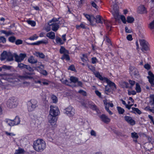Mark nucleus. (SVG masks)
<instances>
[{"label": "nucleus", "mask_w": 154, "mask_h": 154, "mask_svg": "<svg viewBox=\"0 0 154 154\" xmlns=\"http://www.w3.org/2000/svg\"><path fill=\"white\" fill-rule=\"evenodd\" d=\"M46 143L42 139H38L34 141L33 144L34 149L38 152H42L45 149Z\"/></svg>", "instance_id": "f257e3e1"}, {"label": "nucleus", "mask_w": 154, "mask_h": 154, "mask_svg": "<svg viewBox=\"0 0 154 154\" xmlns=\"http://www.w3.org/2000/svg\"><path fill=\"white\" fill-rule=\"evenodd\" d=\"M18 104L17 100L14 97H12L9 99L7 101V105L10 108H14Z\"/></svg>", "instance_id": "f03ea898"}, {"label": "nucleus", "mask_w": 154, "mask_h": 154, "mask_svg": "<svg viewBox=\"0 0 154 154\" xmlns=\"http://www.w3.org/2000/svg\"><path fill=\"white\" fill-rule=\"evenodd\" d=\"M37 101L34 99H31L28 102V111L31 112L33 111L37 106Z\"/></svg>", "instance_id": "7ed1b4c3"}, {"label": "nucleus", "mask_w": 154, "mask_h": 154, "mask_svg": "<svg viewBox=\"0 0 154 154\" xmlns=\"http://www.w3.org/2000/svg\"><path fill=\"white\" fill-rule=\"evenodd\" d=\"M81 104L83 106L85 107L90 108L93 110H95L97 112L98 110L96 105L91 101H88L86 102L85 103L82 102Z\"/></svg>", "instance_id": "20e7f679"}, {"label": "nucleus", "mask_w": 154, "mask_h": 154, "mask_svg": "<svg viewBox=\"0 0 154 154\" xmlns=\"http://www.w3.org/2000/svg\"><path fill=\"white\" fill-rule=\"evenodd\" d=\"M50 108L49 115L56 117L60 113V111L57 107L51 105Z\"/></svg>", "instance_id": "39448f33"}, {"label": "nucleus", "mask_w": 154, "mask_h": 154, "mask_svg": "<svg viewBox=\"0 0 154 154\" xmlns=\"http://www.w3.org/2000/svg\"><path fill=\"white\" fill-rule=\"evenodd\" d=\"M140 45L141 47V50L143 52L149 50L148 43L145 40L141 39L139 40Z\"/></svg>", "instance_id": "423d86ee"}, {"label": "nucleus", "mask_w": 154, "mask_h": 154, "mask_svg": "<svg viewBox=\"0 0 154 154\" xmlns=\"http://www.w3.org/2000/svg\"><path fill=\"white\" fill-rule=\"evenodd\" d=\"M70 81V83L72 82L74 84L76 83L75 85V86H80L82 87V82L79 81L78 79L76 77L71 76L69 79Z\"/></svg>", "instance_id": "0eeeda50"}, {"label": "nucleus", "mask_w": 154, "mask_h": 154, "mask_svg": "<svg viewBox=\"0 0 154 154\" xmlns=\"http://www.w3.org/2000/svg\"><path fill=\"white\" fill-rule=\"evenodd\" d=\"M130 73L131 76H134L136 77L139 76V74L137 69L135 67L130 66L129 67Z\"/></svg>", "instance_id": "6e6552de"}, {"label": "nucleus", "mask_w": 154, "mask_h": 154, "mask_svg": "<svg viewBox=\"0 0 154 154\" xmlns=\"http://www.w3.org/2000/svg\"><path fill=\"white\" fill-rule=\"evenodd\" d=\"M66 113L70 117L73 116L75 113V109L71 106H69L65 109Z\"/></svg>", "instance_id": "1a4fd4ad"}, {"label": "nucleus", "mask_w": 154, "mask_h": 154, "mask_svg": "<svg viewBox=\"0 0 154 154\" xmlns=\"http://www.w3.org/2000/svg\"><path fill=\"white\" fill-rule=\"evenodd\" d=\"M48 119L49 122L53 127H56V122L57 119L55 116L49 115L48 117Z\"/></svg>", "instance_id": "9d476101"}, {"label": "nucleus", "mask_w": 154, "mask_h": 154, "mask_svg": "<svg viewBox=\"0 0 154 154\" xmlns=\"http://www.w3.org/2000/svg\"><path fill=\"white\" fill-rule=\"evenodd\" d=\"M112 14L113 15L116 21H118L119 20V10L117 8H113V11Z\"/></svg>", "instance_id": "9b49d317"}, {"label": "nucleus", "mask_w": 154, "mask_h": 154, "mask_svg": "<svg viewBox=\"0 0 154 154\" xmlns=\"http://www.w3.org/2000/svg\"><path fill=\"white\" fill-rule=\"evenodd\" d=\"M148 74L149 76H148L147 78L148 79L149 82L151 85L153 86L154 85V75L151 71H149Z\"/></svg>", "instance_id": "f8f14e48"}, {"label": "nucleus", "mask_w": 154, "mask_h": 154, "mask_svg": "<svg viewBox=\"0 0 154 154\" xmlns=\"http://www.w3.org/2000/svg\"><path fill=\"white\" fill-rule=\"evenodd\" d=\"M124 119L126 121L131 125H133L135 124V121L130 116H125L124 117Z\"/></svg>", "instance_id": "ddd939ff"}, {"label": "nucleus", "mask_w": 154, "mask_h": 154, "mask_svg": "<svg viewBox=\"0 0 154 154\" xmlns=\"http://www.w3.org/2000/svg\"><path fill=\"white\" fill-rule=\"evenodd\" d=\"M18 77L21 80L31 79L32 78V76L28 75L25 72H23L22 75H19Z\"/></svg>", "instance_id": "4468645a"}, {"label": "nucleus", "mask_w": 154, "mask_h": 154, "mask_svg": "<svg viewBox=\"0 0 154 154\" xmlns=\"http://www.w3.org/2000/svg\"><path fill=\"white\" fill-rule=\"evenodd\" d=\"M100 117L101 120L105 123H108L110 121V119L105 114H102Z\"/></svg>", "instance_id": "2eb2a0df"}, {"label": "nucleus", "mask_w": 154, "mask_h": 154, "mask_svg": "<svg viewBox=\"0 0 154 154\" xmlns=\"http://www.w3.org/2000/svg\"><path fill=\"white\" fill-rule=\"evenodd\" d=\"M106 81L108 86L110 87L112 90L115 91L116 90V86L114 83L108 79H107Z\"/></svg>", "instance_id": "dca6fc26"}, {"label": "nucleus", "mask_w": 154, "mask_h": 154, "mask_svg": "<svg viewBox=\"0 0 154 154\" xmlns=\"http://www.w3.org/2000/svg\"><path fill=\"white\" fill-rule=\"evenodd\" d=\"M48 25H49V26H52V29L54 32L57 31L59 28V24L57 23H53L51 24L48 23Z\"/></svg>", "instance_id": "f3484780"}, {"label": "nucleus", "mask_w": 154, "mask_h": 154, "mask_svg": "<svg viewBox=\"0 0 154 154\" xmlns=\"http://www.w3.org/2000/svg\"><path fill=\"white\" fill-rule=\"evenodd\" d=\"M139 12L140 14H145L147 13V11L145 7L143 5L139 6L138 8Z\"/></svg>", "instance_id": "a211bd4d"}, {"label": "nucleus", "mask_w": 154, "mask_h": 154, "mask_svg": "<svg viewBox=\"0 0 154 154\" xmlns=\"http://www.w3.org/2000/svg\"><path fill=\"white\" fill-rule=\"evenodd\" d=\"M8 53L6 51H4L1 55L0 59L1 61H3L7 59Z\"/></svg>", "instance_id": "6ab92c4d"}, {"label": "nucleus", "mask_w": 154, "mask_h": 154, "mask_svg": "<svg viewBox=\"0 0 154 154\" xmlns=\"http://www.w3.org/2000/svg\"><path fill=\"white\" fill-rule=\"evenodd\" d=\"M46 36L51 39H54L55 38V33L53 32H51L47 33Z\"/></svg>", "instance_id": "aec40b11"}, {"label": "nucleus", "mask_w": 154, "mask_h": 154, "mask_svg": "<svg viewBox=\"0 0 154 154\" xmlns=\"http://www.w3.org/2000/svg\"><path fill=\"white\" fill-rule=\"evenodd\" d=\"M28 61L29 63L31 64L35 63L37 62V60L35 59L34 57L32 56H31L28 58Z\"/></svg>", "instance_id": "412c9836"}, {"label": "nucleus", "mask_w": 154, "mask_h": 154, "mask_svg": "<svg viewBox=\"0 0 154 154\" xmlns=\"http://www.w3.org/2000/svg\"><path fill=\"white\" fill-rule=\"evenodd\" d=\"M60 52L61 54H68L69 53L68 51L66 50L64 47L62 46L60 49Z\"/></svg>", "instance_id": "4be33fe9"}, {"label": "nucleus", "mask_w": 154, "mask_h": 154, "mask_svg": "<svg viewBox=\"0 0 154 154\" xmlns=\"http://www.w3.org/2000/svg\"><path fill=\"white\" fill-rule=\"evenodd\" d=\"M25 152L24 150L20 148H19L18 149L16 150L14 154H22Z\"/></svg>", "instance_id": "5701e85b"}, {"label": "nucleus", "mask_w": 154, "mask_h": 154, "mask_svg": "<svg viewBox=\"0 0 154 154\" xmlns=\"http://www.w3.org/2000/svg\"><path fill=\"white\" fill-rule=\"evenodd\" d=\"M131 109L132 111L131 112L133 113H138L139 114H140L141 113V112L137 108L135 107H132Z\"/></svg>", "instance_id": "b1692460"}, {"label": "nucleus", "mask_w": 154, "mask_h": 154, "mask_svg": "<svg viewBox=\"0 0 154 154\" xmlns=\"http://www.w3.org/2000/svg\"><path fill=\"white\" fill-rule=\"evenodd\" d=\"M96 23H102L103 22L102 21V18L101 16L99 15H97L96 16Z\"/></svg>", "instance_id": "393cba45"}, {"label": "nucleus", "mask_w": 154, "mask_h": 154, "mask_svg": "<svg viewBox=\"0 0 154 154\" xmlns=\"http://www.w3.org/2000/svg\"><path fill=\"white\" fill-rule=\"evenodd\" d=\"M96 17H94L93 16L91 15V20L90 21V24L94 26L95 24V23H96Z\"/></svg>", "instance_id": "a878e982"}, {"label": "nucleus", "mask_w": 154, "mask_h": 154, "mask_svg": "<svg viewBox=\"0 0 154 154\" xmlns=\"http://www.w3.org/2000/svg\"><path fill=\"white\" fill-rule=\"evenodd\" d=\"M5 122L10 126H12L14 125V124L13 120L10 119H6Z\"/></svg>", "instance_id": "bb28decb"}, {"label": "nucleus", "mask_w": 154, "mask_h": 154, "mask_svg": "<svg viewBox=\"0 0 154 154\" xmlns=\"http://www.w3.org/2000/svg\"><path fill=\"white\" fill-rule=\"evenodd\" d=\"M13 120L14 124V125H18L19 124L20 122V118L17 116L15 117V119Z\"/></svg>", "instance_id": "cd10ccee"}, {"label": "nucleus", "mask_w": 154, "mask_h": 154, "mask_svg": "<svg viewBox=\"0 0 154 154\" xmlns=\"http://www.w3.org/2000/svg\"><path fill=\"white\" fill-rule=\"evenodd\" d=\"M13 60V57L12 54L11 53H8L7 61H12Z\"/></svg>", "instance_id": "c85d7f7f"}, {"label": "nucleus", "mask_w": 154, "mask_h": 154, "mask_svg": "<svg viewBox=\"0 0 154 154\" xmlns=\"http://www.w3.org/2000/svg\"><path fill=\"white\" fill-rule=\"evenodd\" d=\"M104 23L106 26V28L107 29L110 31L111 29V24L110 22L108 21H104Z\"/></svg>", "instance_id": "c756f323"}, {"label": "nucleus", "mask_w": 154, "mask_h": 154, "mask_svg": "<svg viewBox=\"0 0 154 154\" xmlns=\"http://www.w3.org/2000/svg\"><path fill=\"white\" fill-rule=\"evenodd\" d=\"M62 60H70V58L69 55L66 54H64L61 57Z\"/></svg>", "instance_id": "7c9ffc66"}, {"label": "nucleus", "mask_w": 154, "mask_h": 154, "mask_svg": "<svg viewBox=\"0 0 154 154\" xmlns=\"http://www.w3.org/2000/svg\"><path fill=\"white\" fill-rule=\"evenodd\" d=\"M127 21L129 23H131L134 22V18L132 17L128 16L127 17Z\"/></svg>", "instance_id": "2f4dec72"}, {"label": "nucleus", "mask_w": 154, "mask_h": 154, "mask_svg": "<svg viewBox=\"0 0 154 154\" xmlns=\"http://www.w3.org/2000/svg\"><path fill=\"white\" fill-rule=\"evenodd\" d=\"M27 23L31 25L32 26H35V25L36 23L35 21L32 20H27L26 21Z\"/></svg>", "instance_id": "473e14b6"}, {"label": "nucleus", "mask_w": 154, "mask_h": 154, "mask_svg": "<svg viewBox=\"0 0 154 154\" xmlns=\"http://www.w3.org/2000/svg\"><path fill=\"white\" fill-rule=\"evenodd\" d=\"M117 109L119 113L120 114H122L125 112V110L122 107L118 106Z\"/></svg>", "instance_id": "72a5a7b5"}, {"label": "nucleus", "mask_w": 154, "mask_h": 154, "mask_svg": "<svg viewBox=\"0 0 154 154\" xmlns=\"http://www.w3.org/2000/svg\"><path fill=\"white\" fill-rule=\"evenodd\" d=\"M56 40V43L57 44H60V45H62L64 43V42L60 37H57Z\"/></svg>", "instance_id": "f704fd0d"}, {"label": "nucleus", "mask_w": 154, "mask_h": 154, "mask_svg": "<svg viewBox=\"0 0 154 154\" xmlns=\"http://www.w3.org/2000/svg\"><path fill=\"white\" fill-rule=\"evenodd\" d=\"M136 86L135 89L137 92L138 93L140 92L141 91V89L139 84L138 83H137L136 84Z\"/></svg>", "instance_id": "c9c22d12"}, {"label": "nucleus", "mask_w": 154, "mask_h": 154, "mask_svg": "<svg viewBox=\"0 0 154 154\" xmlns=\"http://www.w3.org/2000/svg\"><path fill=\"white\" fill-rule=\"evenodd\" d=\"M131 137L133 139H137L139 137L137 134L135 132L131 133Z\"/></svg>", "instance_id": "e433bc0d"}, {"label": "nucleus", "mask_w": 154, "mask_h": 154, "mask_svg": "<svg viewBox=\"0 0 154 154\" xmlns=\"http://www.w3.org/2000/svg\"><path fill=\"white\" fill-rule=\"evenodd\" d=\"M95 76L98 78L100 80H103V79L99 72H97L94 73Z\"/></svg>", "instance_id": "4c0bfd02"}, {"label": "nucleus", "mask_w": 154, "mask_h": 154, "mask_svg": "<svg viewBox=\"0 0 154 154\" xmlns=\"http://www.w3.org/2000/svg\"><path fill=\"white\" fill-rule=\"evenodd\" d=\"M14 57L15 58V61L18 62H21L22 61V60H21V59L20 57L19 56H18L17 55L15 54L14 55Z\"/></svg>", "instance_id": "58836bf2"}, {"label": "nucleus", "mask_w": 154, "mask_h": 154, "mask_svg": "<svg viewBox=\"0 0 154 154\" xmlns=\"http://www.w3.org/2000/svg\"><path fill=\"white\" fill-rule=\"evenodd\" d=\"M36 56L37 57H39L41 58H44L45 57V55L43 54L42 53L37 52L36 53Z\"/></svg>", "instance_id": "ea45409f"}, {"label": "nucleus", "mask_w": 154, "mask_h": 154, "mask_svg": "<svg viewBox=\"0 0 154 154\" xmlns=\"http://www.w3.org/2000/svg\"><path fill=\"white\" fill-rule=\"evenodd\" d=\"M47 135V139L48 141L52 142L53 140V139L52 137L51 136L50 134L48 133Z\"/></svg>", "instance_id": "a19ab883"}, {"label": "nucleus", "mask_w": 154, "mask_h": 154, "mask_svg": "<svg viewBox=\"0 0 154 154\" xmlns=\"http://www.w3.org/2000/svg\"><path fill=\"white\" fill-rule=\"evenodd\" d=\"M150 103L152 104L154 103V95H151L150 96Z\"/></svg>", "instance_id": "79ce46f5"}, {"label": "nucleus", "mask_w": 154, "mask_h": 154, "mask_svg": "<svg viewBox=\"0 0 154 154\" xmlns=\"http://www.w3.org/2000/svg\"><path fill=\"white\" fill-rule=\"evenodd\" d=\"M104 40H106V41L110 45H112V44L111 43V40L106 35L104 37Z\"/></svg>", "instance_id": "37998d69"}, {"label": "nucleus", "mask_w": 154, "mask_h": 154, "mask_svg": "<svg viewBox=\"0 0 154 154\" xmlns=\"http://www.w3.org/2000/svg\"><path fill=\"white\" fill-rule=\"evenodd\" d=\"M16 40V38L14 36H11L8 38L9 41L11 42L14 43Z\"/></svg>", "instance_id": "c03bdc74"}, {"label": "nucleus", "mask_w": 154, "mask_h": 154, "mask_svg": "<svg viewBox=\"0 0 154 154\" xmlns=\"http://www.w3.org/2000/svg\"><path fill=\"white\" fill-rule=\"evenodd\" d=\"M149 27L150 29H154V20L149 24Z\"/></svg>", "instance_id": "a18cd8bd"}, {"label": "nucleus", "mask_w": 154, "mask_h": 154, "mask_svg": "<svg viewBox=\"0 0 154 154\" xmlns=\"http://www.w3.org/2000/svg\"><path fill=\"white\" fill-rule=\"evenodd\" d=\"M6 42V39L3 36L0 37V42L5 43Z\"/></svg>", "instance_id": "49530a36"}, {"label": "nucleus", "mask_w": 154, "mask_h": 154, "mask_svg": "<svg viewBox=\"0 0 154 154\" xmlns=\"http://www.w3.org/2000/svg\"><path fill=\"white\" fill-rule=\"evenodd\" d=\"M26 66V65L23 64L22 63H18V66L21 69H23L24 68H25Z\"/></svg>", "instance_id": "de8ad7c7"}, {"label": "nucleus", "mask_w": 154, "mask_h": 154, "mask_svg": "<svg viewBox=\"0 0 154 154\" xmlns=\"http://www.w3.org/2000/svg\"><path fill=\"white\" fill-rule=\"evenodd\" d=\"M87 66L88 68L91 71H95V67L92 65H90L88 64L87 65Z\"/></svg>", "instance_id": "09e8293b"}, {"label": "nucleus", "mask_w": 154, "mask_h": 154, "mask_svg": "<svg viewBox=\"0 0 154 154\" xmlns=\"http://www.w3.org/2000/svg\"><path fill=\"white\" fill-rule=\"evenodd\" d=\"M38 37V36H36V34H34L33 36L30 37L29 38V39L31 40H34L36 39Z\"/></svg>", "instance_id": "8fccbe9b"}, {"label": "nucleus", "mask_w": 154, "mask_h": 154, "mask_svg": "<svg viewBox=\"0 0 154 154\" xmlns=\"http://www.w3.org/2000/svg\"><path fill=\"white\" fill-rule=\"evenodd\" d=\"M19 56L21 59V60L23 61L24 58L26 57V54H25L21 53L20 54Z\"/></svg>", "instance_id": "3c124183"}, {"label": "nucleus", "mask_w": 154, "mask_h": 154, "mask_svg": "<svg viewBox=\"0 0 154 154\" xmlns=\"http://www.w3.org/2000/svg\"><path fill=\"white\" fill-rule=\"evenodd\" d=\"M59 19V18H54L50 20L49 22L48 23H49V24H50L52 22H55L57 21H58Z\"/></svg>", "instance_id": "603ef678"}, {"label": "nucleus", "mask_w": 154, "mask_h": 154, "mask_svg": "<svg viewBox=\"0 0 154 154\" xmlns=\"http://www.w3.org/2000/svg\"><path fill=\"white\" fill-rule=\"evenodd\" d=\"M92 63L95 64L97 62V60L96 57H93L91 59Z\"/></svg>", "instance_id": "864d4df0"}, {"label": "nucleus", "mask_w": 154, "mask_h": 154, "mask_svg": "<svg viewBox=\"0 0 154 154\" xmlns=\"http://www.w3.org/2000/svg\"><path fill=\"white\" fill-rule=\"evenodd\" d=\"M121 19L124 23H126V21L125 17L123 15H121L120 17Z\"/></svg>", "instance_id": "5fc2aeb1"}, {"label": "nucleus", "mask_w": 154, "mask_h": 154, "mask_svg": "<svg viewBox=\"0 0 154 154\" xmlns=\"http://www.w3.org/2000/svg\"><path fill=\"white\" fill-rule=\"evenodd\" d=\"M83 15H84L85 16L86 18L88 20L90 21V20H91V16L88 14H86L85 13H84Z\"/></svg>", "instance_id": "6e6d98bb"}, {"label": "nucleus", "mask_w": 154, "mask_h": 154, "mask_svg": "<svg viewBox=\"0 0 154 154\" xmlns=\"http://www.w3.org/2000/svg\"><path fill=\"white\" fill-rule=\"evenodd\" d=\"M52 102L53 103H56L57 102V98L56 96L53 95L52 97Z\"/></svg>", "instance_id": "4d7b16f0"}, {"label": "nucleus", "mask_w": 154, "mask_h": 154, "mask_svg": "<svg viewBox=\"0 0 154 154\" xmlns=\"http://www.w3.org/2000/svg\"><path fill=\"white\" fill-rule=\"evenodd\" d=\"M25 68L27 69L30 72H33L34 71V70L33 69L31 66L29 65H26Z\"/></svg>", "instance_id": "13d9d810"}, {"label": "nucleus", "mask_w": 154, "mask_h": 154, "mask_svg": "<svg viewBox=\"0 0 154 154\" xmlns=\"http://www.w3.org/2000/svg\"><path fill=\"white\" fill-rule=\"evenodd\" d=\"M129 83L131 85L130 88H131L135 84V82L131 80H129Z\"/></svg>", "instance_id": "bf43d9fd"}, {"label": "nucleus", "mask_w": 154, "mask_h": 154, "mask_svg": "<svg viewBox=\"0 0 154 154\" xmlns=\"http://www.w3.org/2000/svg\"><path fill=\"white\" fill-rule=\"evenodd\" d=\"M90 134L91 136H94V137H96L97 136V134L96 132L93 130L91 131L90 132Z\"/></svg>", "instance_id": "052dcab7"}, {"label": "nucleus", "mask_w": 154, "mask_h": 154, "mask_svg": "<svg viewBox=\"0 0 154 154\" xmlns=\"http://www.w3.org/2000/svg\"><path fill=\"white\" fill-rule=\"evenodd\" d=\"M11 67V66H7V65H3L2 68L4 69L9 70L10 69Z\"/></svg>", "instance_id": "680f3d73"}, {"label": "nucleus", "mask_w": 154, "mask_h": 154, "mask_svg": "<svg viewBox=\"0 0 154 154\" xmlns=\"http://www.w3.org/2000/svg\"><path fill=\"white\" fill-rule=\"evenodd\" d=\"M128 94L129 95H131V94L134 95H135L136 94V92L134 91H130L128 90Z\"/></svg>", "instance_id": "e2e57ef3"}, {"label": "nucleus", "mask_w": 154, "mask_h": 154, "mask_svg": "<svg viewBox=\"0 0 154 154\" xmlns=\"http://www.w3.org/2000/svg\"><path fill=\"white\" fill-rule=\"evenodd\" d=\"M78 92L80 94H82L83 96H86V92L83 90H79V91H78Z\"/></svg>", "instance_id": "0e129e2a"}, {"label": "nucleus", "mask_w": 154, "mask_h": 154, "mask_svg": "<svg viewBox=\"0 0 154 154\" xmlns=\"http://www.w3.org/2000/svg\"><path fill=\"white\" fill-rule=\"evenodd\" d=\"M23 41L20 39H17L15 42V44L17 45H19L22 44Z\"/></svg>", "instance_id": "69168bd1"}, {"label": "nucleus", "mask_w": 154, "mask_h": 154, "mask_svg": "<svg viewBox=\"0 0 154 154\" xmlns=\"http://www.w3.org/2000/svg\"><path fill=\"white\" fill-rule=\"evenodd\" d=\"M50 83V82L46 80L42 82L41 85H48Z\"/></svg>", "instance_id": "338daca9"}, {"label": "nucleus", "mask_w": 154, "mask_h": 154, "mask_svg": "<svg viewBox=\"0 0 154 154\" xmlns=\"http://www.w3.org/2000/svg\"><path fill=\"white\" fill-rule=\"evenodd\" d=\"M144 68L147 70H149L150 68V65L148 63L145 64L144 66Z\"/></svg>", "instance_id": "774afa93"}]
</instances>
